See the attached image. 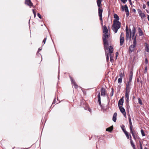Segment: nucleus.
<instances>
[{"instance_id":"nucleus-46","label":"nucleus","mask_w":149,"mask_h":149,"mask_svg":"<svg viewBox=\"0 0 149 149\" xmlns=\"http://www.w3.org/2000/svg\"><path fill=\"white\" fill-rule=\"evenodd\" d=\"M127 0H121L122 2L123 3H125L127 1Z\"/></svg>"},{"instance_id":"nucleus-6","label":"nucleus","mask_w":149,"mask_h":149,"mask_svg":"<svg viewBox=\"0 0 149 149\" xmlns=\"http://www.w3.org/2000/svg\"><path fill=\"white\" fill-rule=\"evenodd\" d=\"M121 8L122 11H124V10H125L126 13L127 17H128L129 15V13L127 6L126 5H125L124 6H122Z\"/></svg>"},{"instance_id":"nucleus-23","label":"nucleus","mask_w":149,"mask_h":149,"mask_svg":"<svg viewBox=\"0 0 149 149\" xmlns=\"http://www.w3.org/2000/svg\"><path fill=\"white\" fill-rule=\"evenodd\" d=\"M113 129V126H111V127L107 128L106 129V131L109 132H111L112 131Z\"/></svg>"},{"instance_id":"nucleus-27","label":"nucleus","mask_w":149,"mask_h":149,"mask_svg":"<svg viewBox=\"0 0 149 149\" xmlns=\"http://www.w3.org/2000/svg\"><path fill=\"white\" fill-rule=\"evenodd\" d=\"M134 131L133 130V129L130 130V132L132 134L133 137L134 138V139L135 140L136 139L134 133Z\"/></svg>"},{"instance_id":"nucleus-17","label":"nucleus","mask_w":149,"mask_h":149,"mask_svg":"<svg viewBox=\"0 0 149 149\" xmlns=\"http://www.w3.org/2000/svg\"><path fill=\"white\" fill-rule=\"evenodd\" d=\"M101 95L102 96H105L106 95V90L104 88H101Z\"/></svg>"},{"instance_id":"nucleus-34","label":"nucleus","mask_w":149,"mask_h":149,"mask_svg":"<svg viewBox=\"0 0 149 149\" xmlns=\"http://www.w3.org/2000/svg\"><path fill=\"white\" fill-rule=\"evenodd\" d=\"M123 127H121V128L122 130H123V131L124 132V133L125 132H127L126 130H125V129L124 128V126L123 125Z\"/></svg>"},{"instance_id":"nucleus-12","label":"nucleus","mask_w":149,"mask_h":149,"mask_svg":"<svg viewBox=\"0 0 149 149\" xmlns=\"http://www.w3.org/2000/svg\"><path fill=\"white\" fill-rule=\"evenodd\" d=\"M125 30L126 31V40L127 41L128 40L129 37V29L127 26H126Z\"/></svg>"},{"instance_id":"nucleus-40","label":"nucleus","mask_w":149,"mask_h":149,"mask_svg":"<svg viewBox=\"0 0 149 149\" xmlns=\"http://www.w3.org/2000/svg\"><path fill=\"white\" fill-rule=\"evenodd\" d=\"M97 97H98V100H99V99L100 100L101 99L100 95V93H99L98 94V95H97Z\"/></svg>"},{"instance_id":"nucleus-60","label":"nucleus","mask_w":149,"mask_h":149,"mask_svg":"<svg viewBox=\"0 0 149 149\" xmlns=\"http://www.w3.org/2000/svg\"><path fill=\"white\" fill-rule=\"evenodd\" d=\"M24 148H22L21 149H24Z\"/></svg>"},{"instance_id":"nucleus-25","label":"nucleus","mask_w":149,"mask_h":149,"mask_svg":"<svg viewBox=\"0 0 149 149\" xmlns=\"http://www.w3.org/2000/svg\"><path fill=\"white\" fill-rule=\"evenodd\" d=\"M130 143L131 146L132 147L133 149H136L135 146L133 143V141L132 140L131 141H130Z\"/></svg>"},{"instance_id":"nucleus-56","label":"nucleus","mask_w":149,"mask_h":149,"mask_svg":"<svg viewBox=\"0 0 149 149\" xmlns=\"http://www.w3.org/2000/svg\"><path fill=\"white\" fill-rule=\"evenodd\" d=\"M41 50V49H40V48H39L38 49V52H40V51Z\"/></svg>"},{"instance_id":"nucleus-51","label":"nucleus","mask_w":149,"mask_h":149,"mask_svg":"<svg viewBox=\"0 0 149 149\" xmlns=\"http://www.w3.org/2000/svg\"><path fill=\"white\" fill-rule=\"evenodd\" d=\"M88 111L90 112H91V109L90 108H89L88 109Z\"/></svg>"},{"instance_id":"nucleus-54","label":"nucleus","mask_w":149,"mask_h":149,"mask_svg":"<svg viewBox=\"0 0 149 149\" xmlns=\"http://www.w3.org/2000/svg\"><path fill=\"white\" fill-rule=\"evenodd\" d=\"M111 89H112V92L113 93V88H112Z\"/></svg>"},{"instance_id":"nucleus-57","label":"nucleus","mask_w":149,"mask_h":149,"mask_svg":"<svg viewBox=\"0 0 149 149\" xmlns=\"http://www.w3.org/2000/svg\"><path fill=\"white\" fill-rule=\"evenodd\" d=\"M144 149H148V148H147L146 147L144 148Z\"/></svg>"},{"instance_id":"nucleus-48","label":"nucleus","mask_w":149,"mask_h":149,"mask_svg":"<svg viewBox=\"0 0 149 149\" xmlns=\"http://www.w3.org/2000/svg\"><path fill=\"white\" fill-rule=\"evenodd\" d=\"M140 149H143L142 147V145L141 144H140Z\"/></svg>"},{"instance_id":"nucleus-38","label":"nucleus","mask_w":149,"mask_h":149,"mask_svg":"<svg viewBox=\"0 0 149 149\" xmlns=\"http://www.w3.org/2000/svg\"><path fill=\"white\" fill-rule=\"evenodd\" d=\"M32 10V11L33 12V13L34 15V17L35 18L36 17V12L34 11V10L33 9Z\"/></svg>"},{"instance_id":"nucleus-7","label":"nucleus","mask_w":149,"mask_h":149,"mask_svg":"<svg viewBox=\"0 0 149 149\" xmlns=\"http://www.w3.org/2000/svg\"><path fill=\"white\" fill-rule=\"evenodd\" d=\"M124 41L123 33L122 32L120 36V45L122 46L123 45Z\"/></svg>"},{"instance_id":"nucleus-41","label":"nucleus","mask_w":149,"mask_h":149,"mask_svg":"<svg viewBox=\"0 0 149 149\" xmlns=\"http://www.w3.org/2000/svg\"><path fill=\"white\" fill-rule=\"evenodd\" d=\"M138 13L139 14V15L142 13L141 10L140 9H139L138 10Z\"/></svg>"},{"instance_id":"nucleus-5","label":"nucleus","mask_w":149,"mask_h":149,"mask_svg":"<svg viewBox=\"0 0 149 149\" xmlns=\"http://www.w3.org/2000/svg\"><path fill=\"white\" fill-rule=\"evenodd\" d=\"M102 1V0H97V6L98 8V13H99L100 11H101L102 12L101 13H102L103 9L101 7L102 5L101 4Z\"/></svg>"},{"instance_id":"nucleus-44","label":"nucleus","mask_w":149,"mask_h":149,"mask_svg":"<svg viewBox=\"0 0 149 149\" xmlns=\"http://www.w3.org/2000/svg\"><path fill=\"white\" fill-rule=\"evenodd\" d=\"M145 63L146 65H147L148 63V60L147 58H146L145 59Z\"/></svg>"},{"instance_id":"nucleus-24","label":"nucleus","mask_w":149,"mask_h":149,"mask_svg":"<svg viewBox=\"0 0 149 149\" xmlns=\"http://www.w3.org/2000/svg\"><path fill=\"white\" fill-rule=\"evenodd\" d=\"M139 34L140 36H142L143 35V33L140 28H139L138 29Z\"/></svg>"},{"instance_id":"nucleus-16","label":"nucleus","mask_w":149,"mask_h":149,"mask_svg":"<svg viewBox=\"0 0 149 149\" xmlns=\"http://www.w3.org/2000/svg\"><path fill=\"white\" fill-rule=\"evenodd\" d=\"M133 74V72L131 70L130 71L129 74V78L128 81H130L131 82Z\"/></svg>"},{"instance_id":"nucleus-4","label":"nucleus","mask_w":149,"mask_h":149,"mask_svg":"<svg viewBox=\"0 0 149 149\" xmlns=\"http://www.w3.org/2000/svg\"><path fill=\"white\" fill-rule=\"evenodd\" d=\"M136 32V29L134 27L132 29V31L131 29H130V40L131 38H132V39H134V38L135 36V35Z\"/></svg>"},{"instance_id":"nucleus-49","label":"nucleus","mask_w":149,"mask_h":149,"mask_svg":"<svg viewBox=\"0 0 149 149\" xmlns=\"http://www.w3.org/2000/svg\"><path fill=\"white\" fill-rule=\"evenodd\" d=\"M129 137H130V141H132V136L130 134V136H129Z\"/></svg>"},{"instance_id":"nucleus-32","label":"nucleus","mask_w":149,"mask_h":149,"mask_svg":"<svg viewBox=\"0 0 149 149\" xmlns=\"http://www.w3.org/2000/svg\"><path fill=\"white\" fill-rule=\"evenodd\" d=\"M110 54L109 53H107L106 55V60L108 62L109 60V55Z\"/></svg>"},{"instance_id":"nucleus-45","label":"nucleus","mask_w":149,"mask_h":149,"mask_svg":"<svg viewBox=\"0 0 149 149\" xmlns=\"http://www.w3.org/2000/svg\"><path fill=\"white\" fill-rule=\"evenodd\" d=\"M116 59H117V56L118 55V52H116Z\"/></svg>"},{"instance_id":"nucleus-43","label":"nucleus","mask_w":149,"mask_h":149,"mask_svg":"<svg viewBox=\"0 0 149 149\" xmlns=\"http://www.w3.org/2000/svg\"><path fill=\"white\" fill-rule=\"evenodd\" d=\"M37 15L38 16V17L40 18V19H41L42 18V17H41V15H40V14L39 13H38L37 14Z\"/></svg>"},{"instance_id":"nucleus-31","label":"nucleus","mask_w":149,"mask_h":149,"mask_svg":"<svg viewBox=\"0 0 149 149\" xmlns=\"http://www.w3.org/2000/svg\"><path fill=\"white\" fill-rule=\"evenodd\" d=\"M141 133L142 136H145V134L144 132V131L143 130L141 129Z\"/></svg>"},{"instance_id":"nucleus-8","label":"nucleus","mask_w":149,"mask_h":149,"mask_svg":"<svg viewBox=\"0 0 149 149\" xmlns=\"http://www.w3.org/2000/svg\"><path fill=\"white\" fill-rule=\"evenodd\" d=\"M72 85L74 86V88L77 89L79 86L77 85L74 80L72 77H70Z\"/></svg>"},{"instance_id":"nucleus-55","label":"nucleus","mask_w":149,"mask_h":149,"mask_svg":"<svg viewBox=\"0 0 149 149\" xmlns=\"http://www.w3.org/2000/svg\"><path fill=\"white\" fill-rule=\"evenodd\" d=\"M148 21H149V15H148Z\"/></svg>"},{"instance_id":"nucleus-15","label":"nucleus","mask_w":149,"mask_h":149,"mask_svg":"<svg viewBox=\"0 0 149 149\" xmlns=\"http://www.w3.org/2000/svg\"><path fill=\"white\" fill-rule=\"evenodd\" d=\"M101 11H100L99 13H98L99 16L100 17V19L101 21V24L102 25H103V20H102V13H101Z\"/></svg>"},{"instance_id":"nucleus-9","label":"nucleus","mask_w":149,"mask_h":149,"mask_svg":"<svg viewBox=\"0 0 149 149\" xmlns=\"http://www.w3.org/2000/svg\"><path fill=\"white\" fill-rule=\"evenodd\" d=\"M131 85V82L127 81V83L125 85V91H130L131 88L130 86Z\"/></svg>"},{"instance_id":"nucleus-2","label":"nucleus","mask_w":149,"mask_h":149,"mask_svg":"<svg viewBox=\"0 0 149 149\" xmlns=\"http://www.w3.org/2000/svg\"><path fill=\"white\" fill-rule=\"evenodd\" d=\"M110 34L108 33H104L103 35L102 40L104 46V48L105 49H108V46L109 45L107 39L110 37Z\"/></svg>"},{"instance_id":"nucleus-1","label":"nucleus","mask_w":149,"mask_h":149,"mask_svg":"<svg viewBox=\"0 0 149 149\" xmlns=\"http://www.w3.org/2000/svg\"><path fill=\"white\" fill-rule=\"evenodd\" d=\"M121 23L118 21L114 20L112 25V30L115 33H116L120 27Z\"/></svg>"},{"instance_id":"nucleus-20","label":"nucleus","mask_w":149,"mask_h":149,"mask_svg":"<svg viewBox=\"0 0 149 149\" xmlns=\"http://www.w3.org/2000/svg\"><path fill=\"white\" fill-rule=\"evenodd\" d=\"M103 33H108V30L106 26H103Z\"/></svg>"},{"instance_id":"nucleus-39","label":"nucleus","mask_w":149,"mask_h":149,"mask_svg":"<svg viewBox=\"0 0 149 149\" xmlns=\"http://www.w3.org/2000/svg\"><path fill=\"white\" fill-rule=\"evenodd\" d=\"M119 76L120 77L122 78V77L124 76V74L121 72L119 74Z\"/></svg>"},{"instance_id":"nucleus-28","label":"nucleus","mask_w":149,"mask_h":149,"mask_svg":"<svg viewBox=\"0 0 149 149\" xmlns=\"http://www.w3.org/2000/svg\"><path fill=\"white\" fill-rule=\"evenodd\" d=\"M114 18L116 19H115L114 20H117V21H118V20L119 19V17L116 14H114Z\"/></svg>"},{"instance_id":"nucleus-42","label":"nucleus","mask_w":149,"mask_h":149,"mask_svg":"<svg viewBox=\"0 0 149 149\" xmlns=\"http://www.w3.org/2000/svg\"><path fill=\"white\" fill-rule=\"evenodd\" d=\"M98 101L99 102V105L101 107L102 105H101V99L98 100Z\"/></svg>"},{"instance_id":"nucleus-50","label":"nucleus","mask_w":149,"mask_h":149,"mask_svg":"<svg viewBox=\"0 0 149 149\" xmlns=\"http://www.w3.org/2000/svg\"><path fill=\"white\" fill-rule=\"evenodd\" d=\"M129 1L130 2V4L131 5H132V3L131 0H129Z\"/></svg>"},{"instance_id":"nucleus-11","label":"nucleus","mask_w":149,"mask_h":149,"mask_svg":"<svg viewBox=\"0 0 149 149\" xmlns=\"http://www.w3.org/2000/svg\"><path fill=\"white\" fill-rule=\"evenodd\" d=\"M119 107L121 112L123 114L124 116L125 117L126 114L125 109L122 106Z\"/></svg>"},{"instance_id":"nucleus-18","label":"nucleus","mask_w":149,"mask_h":149,"mask_svg":"<svg viewBox=\"0 0 149 149\" xmlns=\"http://www.w3.org/2000/svg\"><path fill=\"white\" fill-rule=\"evenodd\" d=\"M123 101L124 100L123 99V97H122L120 99V100H119L118 104V107L122 106H121L123 104Z\"/></svg>"},{"instance_id":"nucleus-3","label":"nucleus","mask_w":149,"mask_h":149,"mask_svg":"<svg viewBox=\"0 0 149 149\" xmlns=\"http://www.w3.org/2000/svg\"><path fill=\"white\" fill-rule=\"evenodd\" d=\"M109 49V53L110 54V60L111 62L113 63L114 61V60L113 59L114 54H113V47L110 46L108 48Z\"/></svg>"},{"instance_id":"nucleus-30","label":"nucleus","mask_w":149,"mask_h":149,"mask_svg":"<svg viewBox=\"0 0 149 149\" xmlns=\"http://www.w3.org/2000/svg\"><path fill=\"white\" fill-rule=\"evenodd\" d=\"M125 134L127 139H130L129 136V135L128 132H125Z\"/></svg>"},{"instance_id":"nucleus-10","label":"nucleus","mask_w":149,"mask_h":149,"mask_svg":"<svg viewBox=\"0 0 149 149\" xmlns=\"http://www.w3.org/2000/svg\"><path fill=\"white\" fill-rule=\"evenodd\" d=\"M25 3L29 6L30 8L31 6L33 7H34V6H33V4L31 2V0H25Z\"/></svg>"},{"instance_id":"nucleus-19","label":"nucleus","mask_w":149,"mask_h":149,"mask_svg":"<svg viewBox=\"0 0 149 149\" xmlns=\"http://www.w3.org/2000/svg\"><path fill=\"white\" fill-rule=\"evenodd\" d=\"M128 119L129 121V123L130 124V130L133 129V125L132 124V121L131 120V118L130 117H128Z\"/></svg>"},{"instance_id":"nucleus-53","label":"nucleus","mask_w":149,"mask_h":149,"mask_svg":"<svg viewBox=\"0 0 149 149\" xmlns=\"http://www.w3.org/2000/svg\"><path fill=\"white\" fill-rule=\"evenodd\" d=\"M147 5H148V6L149 7V1H148L147 2Z\"/></svg>"},{"instance_id":"nucleus-37","label":"nucleus","mask_w":149,"mask_h":149,"mask_svg":"<svg viewBox=\"0 0 149 149\" xmlns=\"http://www.w3.org/2000/svg\"><path fill=\"white\" fill-rule=\"evenodd\" d=\"M47 39V38L46 37V38H45L42 41V43H43V45H44V44L45 43Z\"/></svg>"},{"instance_id":"nucleus-52","label":"nucleus","mask_w":149,"mask_h":149,"mask_svg":"<svg viewBox=\"0 0 149 149\" xmlns=\"http://www.w3.org/2000/svg\"><path fill=\"white\" fill-rule=\"evenodd\" d=\"M133 11L134 13H135L136 11L135 9H133Z\"/></svg>"},{"instance_id":"nucleus-58","label":"nucleus","mask_w":149,"mask_h":149,"mask_svg":"<svg viewBox=\"0 0 149 149\" xmlns=\"http://www.w3.org/2000/svg\"><path fill=\"white\" fill-rule=\"evenodd\" d=\"M113 93L112 92V95H111V96L113 95Z\"/></svg>"},{"instance_id":"nucleus-47","label":"nucleus","mask_w":149,"mask_h":149,"mask_svg":"<svg viewBox=\"0 0 149 149\" xmlns=\"http://www.w3.org/2000/svg\"><path fill=\"white\" fill-rule=\"evenodd\" d=\"M146 7V5H145V4H143V8L144 9H145V8Z\"/></svg>"},{"instance_id":"nucleus-14","label":"nucleus","mask_w":149,"mask_h":149,"mask_svg":"<svg viewBox=\"0 0 149 149\" xmlns=\"http://www.w3.org/2000/svg\"><path fill=\"white\" fill-rule=\"evenodd\" d=\"M135 46L134 45H131L129 47V53H131L134 50V48Z\"/></svg>"},{"instance_id":"nucleus-33","label":"nucleus","mask_w":149,"mask_h":149,"mask_svg":"<svg viewBox=\"0 0 149 149\" xmlns=\"http://www.w3.org/2000/svg\"><path fill=\"white\" fill-rule=\"evenodd\" d=\"M122 81V78L120 77L118 79V83H121Z\"/></svg>"},{"instance_id":"nucleus-22","label":"nucleus","mask_w":149,"mask_h":149,"mask_svg":"<svg viewBox=\"0 0 149 149\" xmlns=\"http://www.w3.org/2000/svg\"><path fill=\"white\" fill-rule=\"evenodd\" d=\"M117 115V113L115 112L114 113L113 116L112 120L113 121L115 122L116 121Z\"/></svg>"},{"instance_id":"nucleus-35","label":"nucleus","mask_w":149,"mask_h":149,"mask_svg":"<svg viewBox=\"0 0 149 149\" xmlns=\"http://www.w3.org/2000/svg\"><path fill=\"white\" fill-rule=\"evenodd\" d=\"M138 99L139 103L140 104L142 105L143 104H142V101H141V99L140 98H138Z\"/></svg>"},{"instance_id":"nucleus-36","label":"nucleus","mask_w":149,"mask_h":149,"mask_svg":"<svg viewBox=\"0 0 149 149\" xmlns=\"http://www.w3.org/2000/svg\"><path fill=\"white\" fill-rule=\"evenodd\" d=\"M147 66H146L144 70V72H143V73L144 74H146L147 73Z\"/></svg>"},{"instance_id":"nucleus-13","label":"nucleus","mask_w":149,"mask_h":149,"mask_svg":"<svg viewBox=\"0 0 149 149\" xmlns=\"http://www.w3.org/2000/svg\"><path fill=\"white\" fill-rule=\"evenodd\" d=\"M130 91H125V100L127 102H129V97Z\"/></svg>"},{"instance_id":"nucleus-26","label":"nucleus","mask_w":149,"mask_h":149,"mask_svg":"<svg viewBox=\"0 0 149 149\" xmlns=\"http://www.w3.org/2000/svg\"><path fill=\"white\" fill-rule=\"evenodd\" d=\"M136 36H135L134 38V40H133V45H134V46H136Z\"/></svg>"},{"instance_id":"nucleus-21","label":"nucleus","mask_w":149,"mask_h":149,"mask_svg":"<svg viewBox=\"0 0 149 149\" xmlns=\"http://www.w3.org/2000/svg\"><path fill=\"white\" fill-rule=\"evenodd\" d=\"M145 47L146 51L148 52H149V45L146 43L145 44Z\"/></svg>"},{"instance_id":"nucleus-59","label":"nucleus","mask_w":149,"mask_h":149,"mask_svg":"<svg viewBox=\"0 0 149 149\" xmlns=\"http://www.w3.org/2000/svg\"><path fill=\"white\" fill-rule=\"evenodd\" d=\"M54 102H53V104H54Z\"/></svg>"},{"instance_id":"nucleus-29","label":"nucleus","mask_w":149,"mask_h":149,"mask_svg":"<svg viewBox=\"0 0 149 149\" xmlns=\"http://www.w3.org/2000/svg\"><path fill=\"white\" fill-rule=\"evenodd\" d=\"M139 16L141 17L142 19L145 18L146 17V15L144 13H142L141 14L139 15Z\"/></svg>"}]
</instances>
